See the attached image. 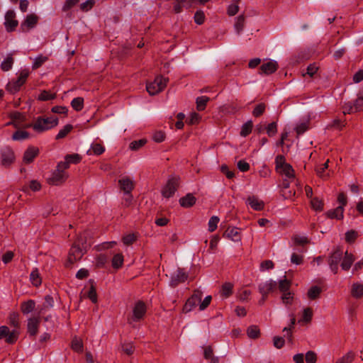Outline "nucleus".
Returning a JSON list of instances; mask_svg holds the SVG:
<instances>
[{
	"instance_id": "obj_37",
	"label": "nucleus",
	"mask_w": 363,
	"mask_h": 363,
	"mask_svg": "<svg viewBox=\"0 0 363 363\" xmlns=\"http://www.w3.org/2000/svg\"><path fill=\"white\" fill-rule=\"evenodd\" d=\"M253 127V123L252 121H248L245 123H244L242 126L240 135L242 137L247 136L251 132Z\"/></svg>"
},
{
	"instance_id": "obj_26",
	"label": "nucleus",
	"mask_w": 363,
	"mask_h": 363,
	"mask_svg": "<svg viewBox=\"0 0 363 363\" xmlns=\"http://www.w3.org/2000/svg\"><path fill=\"white\" fill-rule=\"evenodd\" d=\"M291 316V324L289 327H285L284 329H283V332L286 333V334L284 335V337H286L289 342H292V333H291V330L294 328V325L296 323V318H295V316H294V314H291L290 315Z\"/></svg>"
},
{
	"instance_id": "obj_22",
	"label": "nucleus",
	"mask_w": 363,
	"mask_h": 363,
	"mask_svg": "<svg viewBox=\"0 0 363 363\" xmlns=\"http://www.w3.org/2000/svg\"><path fill=\"white\" fill-rule=\"evenodd\" d=\"M196 201V198L192 194H187L179 199V204L184 208L193 206Z\"/></svg>"
},
{
	"instance_id": "obj_54",
	"label": "nucleus",
	"mask_w": 363,
	"mask_h": 363,
	"mask_svg": "<svg viewBox=\"0 0 363 363\" xmlns=\"http://www.w3.org/2000/svg\"><path fill=\"white\" fill-rule=\"evenodd\" d=\"M137 240V236L132 233L128 234L122 238V241L125 245H130Z\"/></svg>"
},
{
	"instance_id": "obj_48",
	"label": "nucleus",
	"mask_w": 363,
	"mask_h": 363,
	"mask_svg": "<svg viewBox=\"0 0 363 363\" xmlns=\"http://www.w3.org/2000/svg\"><path fill=\"white\" fill-rule=\"evenodd\" d=\"M312 208L318 211H321L323 209V202L322 200L315 197L311 201Z\"/></svg>"
},
{
	"instance_id": "obj_24",
	"label": "nucleus",
	"mask_w": 363,
	"mask_h": 363,
	"mask_svg": "<svg viewBox=\"0 0 363 363\" xmlns=\"http://www.w3.org/2000/svg\"><path fill=\"white\" fill-rule=\"evenodd\" d=\"M351 295L354 298H360L363 296V284L359 282L352 284L351 286Z\"/></svg>"
},
{
	"instance_id": "obj_19",
	"label": "nucleus",
	"mask_w": 363,
	"mask_h": 363,
	"mask_svg": "<svg viewBox=\"0 0 363 363\" xmlns=\"http://www.w3.org/2000/svg\"><path fill=\"white\" fill-rule=\"evenodd\" d=\"M118 183L121 190H123L124 193H131L132 190L134 189L133 182L129 177H123L119 179Z\"/></svg>"
},
{
	"instance_id": "obj_47",
	"label": "nucleus",
	"mask_w": 363,
	"mask_h": 363,
	"mask_svg": "<svg viewBox=\"0 0 363 363\" xmlns=\"http://www.w3.org/2000/svg\"><path fill=\"white\" fill-rule=\"evenodd\" d=\"M266 109V105L264 103H260L257 104L254 110L252 111V116L255 117H259L262 116Z\"/></svg>"
},
{
	"instance_id": "obj_64",
	"label": "nucleus",
	"mask_w": 363,
	"mask_h": 363,
	"mask_svg": "<svg viewBox=\"0 0 363 363\" xmlns=\"http://www.w3.org/2000/svg\"><path fill=\"white\" fill-rule=\"evenodd\" d=\"M317 361V355L313 351H308L306 354V363H315Z\"/></svg>"
},
{
	"instance_id": "obj_15",
	"label": "nucleus",
	"mask_w": 363,
	"mask_h": 363,
	"mask_svg": "<svg viewBox=\"0 0 363 363\" xmlns=\"http://www.w3.org/2000/svg\"><path fill=\"white\" fill-rule=\"evenodd\" d=\"M188 278V274L184 271L183 269L179 268L176 272L171 277L170 286L172 287L177 286L179 283L184 282Z\"/></svg>"
},
{
	"instance_id": "obj_50",
	"label": "nucleus",
	"mask_w": 363,
	"mask_h": 363,
	"mask_svg": "<svg viewBox=\"0 0 363 363\" xmlns=\"http://www.w3.org/2000/svg\"><path fill=\"white\" fill-rule=\"evenodd\" d=\"M244 24H245V16L243 15H240L236 18V21L235 23V30H237V32L238 33H240L242 30V29L244 28Z\"/></svg>"
},
{
	"instance_id": "obj_39",
	"label": "nucleus",
	"mask_w": 363,
	"mask_h": 363,
	"mask_svg": "<svg viewBox=\"0 0 363 363\" xmlns=\"http://www.w3.org/2000/svg\"><path fill=\"white\" fill-rule=\"evenodd\" d=\"M72 107L77 111L82 110L84 107V99L82 97L74 98L71 102Z\"/></svg>"
},
{
	"instance_id": "obj_20",
	"label": "nucleus",
	"mask_w": 363,
	"mask_h": 363,
	"mask_svg": "<svg viewBox=\"0 0 363 363\" xmlns=\"http://www.w3.org/2000/svg\"><path fill=\"white\" fill-rule=\"evenodd\" d=\"M223 236L234 242L240 241L241 239L239 229L235 227L228 228L225 231Z\"/></svg>"
},
{
	"instance_id": "obj_51",
	"label": "nucleus",
	"mask_w": 363,
	"mask_h": 363,
	"mask_svg": "<svg viewBox=\"0 0 363 363\" xmlns=\"http://www.w3.org/2000/svg\"><path fill=\"white\" fill-rule=\"evenodd\" d=\"M266 131H267V135L269 136V137H273L274 135H275L277 133V124L276 122H272L271 123H269L267 127H266Z\"/></svg>"
},
{
	"instance_id": "obj_14",
	"label": "nucleus",
	"mask_w": 363,
	"mask_h": 363,
	"mask_svg": "<svg viewBox=\"0 0 363 363\" xmlns=\"http://www.w3.org/2000/svg\"><path fill=\"white\" fill-rule=\"evenodd\" d=\"M40 323V317L39 314L38 316L30 318L28 320L27 329L30 336H35L37 335Z\"/></svg>"
},
{
	"instance_id": "obj_33",
	"label": "nucleus",
	"mask_w": 363,
	"mask_h": 363,
	"mask_svg": "<svg viewBox=\"0 0 363 363\" xmlns=\"http://www.w3.org/2000/svg\"><path fill=\"white\" fill-rule=\"evenodd\" d=\"M74 243L79 246L82 249H84L86 252L90 246V245L87 243L86 236L85 234L79 235Z\"/></svg>"
},
{
	"instance_id": "obj_63",
	"label": "nucleus",
	"mask_w": 363,
	"mask_h": 363,
	"mask_svg": "<svg viewBox=\"0 0 363 363\" xmlns=\"http://www.w3.org/2000/svg\"><path fill=\"white\" fill-rule=\"evenodd\" d=\"M205 15L203 11H197L194 14V21L199 25H201L204 23Z\"/></svg>"
},
{
	"instance_id": "obj_52",
	"label": "nucleus",
	"mask_w": 363,
	"mask_h": 363,
	"mask_svg": "<svg viewBox=\"0 0 363 363\" xmlns=\"http://www.w3.org/2000/svg\"><path fill=\"white\" fill-rule=\"evenodd\" d=\"M312 316H313V312H312L311 308H306L303 310L302 319L300 320L299 322L303 321L306 323H309V322H311V320L312 319Z\"/></svg>"
},
{
	"instance_id": "obj_59",
	"label": "nucleus",
	"mask_w": 363,
	"mask_h": 363,
	"mask_svg": "<svg viewBox=\"0 0 363 363\" xmlns=\"http://www.w3.org/2000/svg\"><path fill=\"white\" fill-rule=\"evenodd\" d=\"M91 150L94 155H100L104 152L105 148L101 144L94 143L91 145Z\"/></svg>"
},
{
	"instance_id": "obj_43",
	"label": "nucleus",
	"mask_w": 363,
	"mask_h": 363,
	"mask_svg": "<svg viewBox=\"0 0 363 363\" xmlns=\"http://www.w3.org/2000/svg\"><path fill=\"white\" fill-rule=\"evenodd\" d=\"M53 304H54V301H53L52 297L50 296V295H47L45 297V302L43 303L42 308L39 311V315L43 313V311L45 309L52 308L53 306Z\"/></svg>"
},
{
	"instance_id": "obj_1",
	"label": "nucleus",
	"mask_w": 363,
	"mask_h": 363,
	"mask_svg": "<svg viewBox=\"0 0 363 363\" xmlns=\"http://www.w3.org/2000/svg\"><path fill=\"white\" fill-rule=\"evenodd\" d=\"M58 124V118L56 117H38L35 122L33 124H27L25 128L32 127L34 130L38 133H42L43 131L51 129L55 127Z\"/></svg>"
},
{
	"instance_id": "obj_58",
	"label": "nucleus",
	"mask_w": 363,
	"mask_h": 363,
	"mask_svg": "<svg viewBox=\"0 0 363 363\" xmlns=\"http://www.w3.org/2000/svg\"><path fill=\"white\" fill-rule=\"evenodd\" d=\"M357 236L358 234L357 231L354 230H349L345 233V240L347 242H353L357 239Z\"/></svg>"
},
{
	"instance_id": "obj_34",
	"label": "nucleus",
	"mask_w": 363,
	"mask_h": 363,
	"mask_svg": "<svg viewBox=\"0 0 363 363\" xmlns=\"http://www.w3.org/2000/svg\"><path fill=\"white\" fill-rule=\"evenodd\" d=\"M123 264V255L121 253L116 254L112 259V267L114 269H119Z\"/></svg>"
},
{
	"instance_id": "obj_23",
	"label": "nucleus",
	"mask_w": 363,
	"mask_h": 363,
	"mask_svg": "<svg viewBox=\"0 0 363 363\" xmlns=\"http://www.w3.org/2000/svg\"><path fill=\"white\" fill-rule=\"evenodd\" d=\"M343 212L344 208L342 206H339L335 209L327 211L325 214L329 218L342 220L343 218Z\"/></svg>"
},
{
	"instance_id": "obj_4",
	"label": "nucleus",
	"mask_w": 363,
	"mask_h": 363,
	"mask_svg": "<svg viewBox=\"0 0 363 363\" xmlns=\"http://www.w3.org/2000/svg\"><path fill=\"white\" fill-rule=\"evenodd\" d=\"M147 311L145 303L142 301L135 303L133 308V315L128 319V322L132 324L133 322H138L143 319Z\"/></svg>"
},
{
	"instance_id": "obj_21",
	"label": "nucleus",
	"mask_w": 363,
	"mask_h": 363,
	"mask_svg": "<svg viewBox=\"0 0 363 363\" xmlns=\"http://www.w3.org/2000/svg\"><path fill=\"white\" fill-rule=\"evenodd\" d=\"M38 154V149L35 147H29L24 152L23 162L30 163Z\"/></svg>"
},
{
	"instance_id": "obj_11",
	"label": "nucleus",
	"mask_w": 363,
	"mask_h": 363,
	"mask_svg": "<svg viewBox=\"0 0 363 363\" xmlns=\"http://www.w3.org/2000/svg\"><path fill=\"white\" fill-rule=\"evenodd\" d=\"M28 74L27 71H22L16 81L11 82L7 85V89L13 93L18 91L21 86L26 82Z\"/></svg>"
},
{
	"instance_id": "obj_35",
	"label": "nucleus",
	"mask_w": 363,
	"mask_h": 363,
	"mask_svg": "<svg viewBox=\"0 0 363 363\" xmlns=\"http://www.w3.org/2000/svg\"><path fill=\"white\" fill-rule=\"evenodd\" d=\"M73 129V125L71 124H67L63 127L62 129H61L58 134L56 135L55 139L60 140L65 138L68 133H69Z\"/></svg>"
},
{
	"instance_id": "obj_36",
	"label": "nucleus",
	"mask_w": 363,
	"mask_h": 363,
	"mask_svg": "<svg viewBox=\"0 0 363 363\" xmlns=\"http://www.w3.org/2000/svg\"><path fill=\"white\" fill-rule=\"evenodd\" d=\"M72 349L77 352H82L83 350V343L81 339L74 337L71 342Z\"/></svg>"
},
{
	"instance_id": "obj_61",
	"label": "nucleus",
	"mask_w": 363,
	"mask_h": 363,
	"mask_svg": "<svg viewBox=\"0 0 363 363\" xmlns=\"http://www.w3.org/2000/svg\"><path fill=\"white\" fill-rule=\"evenodd\" d=\"M308 129V123L304 122L298 124L295 128V130L298 135H300L305 133Z\"/></svg>"
},
{
	"instance_id": "obj_27",
	"label": "nucleus",
	"mask_w": 363,
	"mask_h": 363,
	"mask_svg": "<svg viewBox=\"0 0 363 363\" xmlns=\"http://www.w3.org/2000/svg\"><path fill=\"white\" fill-rule=\"evenodd\" d=\"M35 307V302L33 300H28L23 302L21 305V310L23 313L28 314L32 312Z\"/></svg>"
},
{
	"instance_id": "obj_6",
	"label": "nucleus",
	"mask_w": 363,
	"mask_h": 363,
	"mask_svg": "<svg viewBox=\"0 0 363 363\" xmlns=\"http://www.w3.org/2000/svg\"><path fill=\"white\" fill-rule=\"evenodd\" d=\"M85 252L86 251L84 250V249H82L79 246L74 243L69 252L67 267H69V264L71 265L75 262L80 260Z\"/></svg>"
},
{
	"instance_id": "obj_3",
	"label": "nucleus",
	"mask_w": 363,
	"mask_h": 363,
	"mask_svg": "<svg viewBox=\"0 0 363 363\" xmlns=\"http://www.w3.org/2000/svg\"><path fill=\"white\" fill-rule=\"evenodd\" d=\"M180 179L179 177H172L169 178L167 184L162 189V195L167 199H169L174 194L179 186Z\"/></svg>"
},
{
	"instance_id": "obj_17",
	"label": "nucleus",
	"mask_w": 363,
	"mask_h": 363,
	"mask_svg": "<svg viewBox=\"0 0 363 363\" xmlns=\"http://www.w3.org/2000/svg\"><path fill=\"white\" fill-rule=\"evenodd\" d=\"M246 203L255 211H262L264 207V203L255 196H249Z\"/></svg>"
},
{
	"instance_id": "obj_25",
	"label": "nucleus",
	"mask_w": 363,
	"mask_h": 363,
	"mask_svg": "<svg viewBox=\"0 0 363 363\" xmlns=\"http://www.w3.org/2000/svg\"><path fill=\"white\" fill-rule=\"evenodd\" d=\"M354 261V257L352 254L348 253L347 251L345 252V257L341 263V267L343 270L347 271L351 267Z\"/></svg>"
},
{
	"instance_id": "obj_8",
	"label": "nucleus",
	"mask_w": 363,
	"mask_h": 363,
	"mask_svg": "<svg viewBox=\"0 0 363 363\" xmlns=\"http://www.w3.org/2000/svg\"><path fill=\"white\" fill-rule=\"evenodd\" d=\"M18 333L16 330L10 331L7 326L0 327V339H5L9 344H13L18 339Z\"/></svg>"
},
{
	"instance_id": "obj_16",
	"label": "nucleus",
	"mask_w": 363,
	"mask_h": 363,
	"mask_svg": "<svg viewBox=\"0 0 363 363\" xmlns=\"http://www.w3.org/2000/svg\"><path fill=\"white\" fill-rule=\"evenodd\" d=\"M38 21V17L35 14L28 15L26 20L21 23V28L23 31H28L33 28Z\"/></svg>"
},
{
	"instance_id": "obj_60",
	"label": "nucleus",
	"mask_w": 363,
	"mask_h": 363,
	"mask_svg": "<svg viewBox=\"0 0 363 363\" xmlns=\"http://www.w3.org/2000/svg\"><path fill=\"white\" fill-rule=\"evenodd\" d=\"M146 143V140L141 139L139 140L133 141L130 144V148L132 150H138Z\"/></svg>"
},
{
	"instance_id": "obj_30",
	"label": "nucleus",
	"mask_w": 363,
	"mask_h": 363,
	"mask_svg": "<svg viewBox=\"0 0 363 363\" xmlns=\"http://www.w3.org/2000/svg\"><path fill=\"white\" fill-rule=\"evenodd\" d=\"M13 58L11 54H9L6 58L1 62V68L3 71L7 72L12 68L13 64Z\"/></svg>"
},
{
	"instance_id": "obj_42",
	"label": "nucleus",
	"mask_w": 363,
	"mask_h": 363,
	"mask_svg": "<svg viewBox=\"0 0 363 363\" xmlns=\"http://www.w3.org/2000/svg\"><path fill=\"white\" fill-rule=\"evenodd\" d=\"M55 94H52L48 91L44 90L39 94L38 99L40 101H45L55 99Z\"/></svg>"
},
{
	"instance_id": "obj_29",
	"label": "nucleus",
	"mask_w": 363,
	"mask_h": 363,
	"mask_svg": "<svg viewBox=\"0 0 363 363\" xmlns=\"http://www.w3.org/2000/svg\"><path fill=\"white\" fill-rule=\"evenodd\" d=\"M355 357V354L352 351H349L344 356L338 358L335 363H352Z\"/></svg>"
},
{
	"instance_id": "obj_18",
	"label": "nucleus",
	"mask_w": 363,
	"mask_h": 363,
	"mask_svg": "<svg viewBox=\"0 0 363 363\" xmlns=\"http://www.w3.org/2000/svg\"><path fill=\"white\" fill-rule=\"evenodd\" d=\"M278 69V64L274 60H270L266 63H264L260 67V70L262 74H271L275 72Z\"/></svg>"
},
{
	"instance_id": "obj_5",
	"label": "nucleus",
	"mask_w": 363,
	"mask_h": 363,
	"mask_svg": "<svg viewBox=\"0 0 363 363\" xmlns=\"http://www.w3.org/2000/svg\"><path fill=\"white\" fill-rule=\"evenodd\" d=\"M343 251L340 247H337L328 259V264L330 269L334 274L338 271V264L342 258Z\"/></svg>"
},
{
	"instance_id": "obj_41",
	"label": "nucleus",
	"mask_w": 363,
	"mask_h": 363,
	"mask_svg": "<svg viewBox=\"0 0 363 363\" xmlns=\"http://www.w3.org/2000/svg\"><path fill=\"white\" fill-rule=\"evenodd\" d=\"M29 136H30V134L27 131L17 130L13 134L12 139L13 140H26V139L28 138Z\"/></svg>"
},
{
	"instance_id": "obj_44",
	"label": "nucleus",
	"mask_w": 363,
	"mask_h": 363,
	"mask_svg": "<svg viewBox=\"0 0 363 363\" xmlns=\"http://www.w3.org/2000/svg\"><path fill=\"white\" fill-rule=\"evenodd\" d=\"M328 162L329 160H328L323 164L317 167L315 169L317 174L323 179H326L328 177V174H325V169L328 167Z\"/></svg>"
},
{
	"instance_id": "obj_7",
	"label": "nucleus",
	"mask_w": 363,
	"mask_h": 363,
	"mask_svg": "<svg viewBox=\"0 0 363 363\" xmlns=\"http://www.w3.org/2000/svg\"><path fill=\"white\" fill-rule=\"evenodd\" d=\"M67 177L68 174L65 172L57 168L51 177L48 179V182L50 184L57 186L64 183Z\"/></svg>"
},
{
	"instance_id": "obj_2",
	"label": "nucleus",
	"mask_w": 363,
	"mask_h": 363,
	"mask_svg": "<svg viewBox=\"0 0 363 363\" xmlns=\"http://www.w3.org/2000/svg\"><path fill=\"white\" fill-rule=\"evenodd\" d=\"M168 81V78H164L160 75L157 76L153 82L147 84V91L150 95H155L161 92L166 87Z\"/></svg>"
},
{
	"instance_id": "obj_40",
	"label": "nucleus",
	"mask_w": 363,
	"mask_h": 363,
	"mask_svg": "<svg viewBox=\"0 0 363 363\" xmlns=\"http://www.w3.org/2000/svg\"><path fill=\"white\" fill-rule=\"evenodd\" d=\"M209 101L208 96H199L196 99V108L198 111H203L206 108L207 102Z\"/></svg>"
},
{
	"instance_id": "obj_38",
	"label": "nucleus",
	"mask_w": 363,
	"mask_h": 363,
	"mask_svg": "<svg viewBox=\"0 0 363 363\" xmlns=\"http://www.w3.org/2000/svg\"><path fill=\"white\" fill-rule=\"evenodd\" d=\"M291 286V281L286 279V277H284V279H281L279 281V289L282 293L289 292Z\"/></svg>"
},
{
	"instance_id": "obj_28",
	"label": "nucleus",
	"mask_w": 363,
	"mask_h": 363,
	"mask_svg": "<svg viewBox=\"0 0 363 363\" xmlns=\"http://www.w3.org/2000/svg\"><path fill=\"white\" fill-rule=\"evenodd\" d=\"M322 289L320 286H313L308 291V297L311 300H315L320 296Z\"/></svg>"
},
{
	"instance_id": "obj_62",
	"label": "nucleus",
	"mask_w": 363,
	"mask_h": 363,
	"mask_svg": "<svg viewBox=\"0 0 363 363\" xmlns=\"http://www.w3.org/2000/svg\"><path fill=\"white\" fill-rule=\"evenodd\" d=\"M354 105L351 102L345 103L342 106V113L346 114H350L352 113H354Z\"/></svg>"
},
{
	"instance_id": "obj_45",
	"label": "nucleus",
	"mask_w": 363,
	"mask_h": 363,
	"mask_svg": "<svg viewBox=\"0 0 363 363\" xmlns=\"http://www.w3.org/2000/svg\"><path fill=\"white\" fill-rule=\"evenodd\" d=\"M219 218L216 216H213L210 218L208 223L209 232L212 233L216 230L219 223Z\"/></svg>"
},
{
	"instance_id": "obj_49",
	"label": "nucleus",
	"mask_w": 363,
	"mask_h": 363,
	"mask_svg": "<svg viewBox=\"0 0 363 363\" xmlns=\"http://www.w3.org/2000/svg\"><path fill=\"white\" fill-rule=\"evenodd\" d=\"M247 333L250 338H257L259 335V330L256 325H251L247 330Z\"/></svg>"
},
{
	"instance_id": "obj_56",
	"label": "nucleus",
	"mask_w": 363,
	"mask_h": 363,
	"mask_svg": "<svg viewBox=\"0 0 363 363\" xmlns=\"http://www.w3.org/2000/svg\"><path fill=\"white\" fill-rule=\"evenodd\" d=\"M275 163H276V169L278 172L281 168L284 167V165H286L288 163H286L285 158L283 155H278L277 156L275 159Z\"/></svg>"
},
{
	"instance_id": "obj_32",
	"label": "nucleus",
	"mask_w": 363,
	"mask_h": 363,
	"mask_svg": "<svg viewBox=\"0 0 363 363\" xmlns=\"http://www.w3.org/2000/svg\"><path fill=\"white\" fill-rule=\"evenodd\" d=\"M278 172L285 175L288 179L294 178V170L289 164L284 165V167L279 170Z\"/></svg>"
},
{
	"instance_id": "obj_31",
	"label": "nucleus",
	"mask_w": 363,
	"mask_h": 363,
	"mask_svg": "<svg viewBox=\"0 0 363 363\" xmlns=\"http://www.w3.org/2000/svg\"><path fill=\"white\" fill-rule=\"evenodd\" d=\"M30 279L31 283L35 286H38L41 284V278L40 277L39 271L37 268H35L30 274Z\"/></svg>"
},
{
	"instance_id": "obj_12",
	"label": "nucleus",
	"mask_w": 363,
	"mask_h": 363,
	"mask_svg": "<svg viewBox=\"0 0 363 363\" xmlns=\"http://www.w3.org/2000/svg\"><path fill=\"white\" fill-rule=\"evenodd\" d=\"M277 288V284L275 281L269 279L264 282H262L258 285L259 292L262 296H268L271 292H273Z\"/></svg>"
},
{
	"instance_id": "obj_9",
	"label": "nucleus",
	"mask_w": 363,
	"mask_h": 363,
	"mask_svg": "<svg viewBox=\"0 0 363 363\" xmlns=\"http://www.w3.org/2000/svg\"><path fill=\"white\" fill-rule=\"evenodd\" d=\"M15 161V155L12 149L5 147L1 152V163L4 167H9Z\"/></svg>"
},
{
	"instance_id": "obj_53",
	"label": "nucleus",
	"mask_w": 363,
	"mask_h": 363,
	"mask_svg": "<svg viewBox=\"0 0 363 363\" xmlns=\"http://www.w3.org/2000/svg\"><path fill=\"white\" fill-rule=\"evenodd\" d=\"M65 160H67L69 164H78L82 160V157L79 154H72V155H67L65 156Z\"/></svg>"
},
{
	"instance_id": "obj_57",
	"label": "nucleus",
	"mask_w": 363,
	"mask_h": 363,
	"mask_svg": "<svg viewBox=\"0 0 363 363\" xmlns=\"http://www.w3.org/2000/svg\"><path fill=\"white\" fill-rule=\"evenodd\" d=\"M233 285L230 283H225L223 285L221 294L225 297H228L232 294Z\"/></svg>"
},
{
	"instance_id": "obj_55",
	"label": "nucleus",
	"mask_w": 363,
	"mask_h": 363,
	"mask_svg": "<svg viewBox=\"0 0 363 363\" xmlns=\"http://www.w3.org/2000/svg\"><path fill=\"white\" fill-rule=\"evenodd\" d=\"M48 60V57H45V56H43V55H40L38 57H37L35 60H34V62L33 64V69H38L40 67L42 66V65L46 62Z\"/></svg>"
},
{
	"instance_id": "obj_10",
	"label": "nucleus",
	"mask_w": 363,
	"mask_h": 363,
	"mask_svg": "<svg viewBox=\"0 0 363 363\" xmlns=\"http://www.w3.org/2000/svg\"><path fill=\"white\" fill-rule=\"evenodd\" d=\"M202 293L199 291H195L193 295L186 301L184 306L183 311L185 313L191 311L196 306L201 302Z\"/></svg>"
},
{
	"instance_id": "obj_13",
	"label": "nucleus",
	"mask_w": 363,
	"mask_h": 363,
	"mask_svg": "<svg viewBox=\"0 0 363 363\" xmlns=\"http://www.w3.org/2000/svg\"><path fill=\"white\" fill-rule=\"evenodd\" d=\"M16 13L13 11L9 10L5 15V28L8 32H11L18 26V21L15 19Z\"/></svg>"
},
{
	"instance_id": "obj_46",
	"label": "nucleus",
	"mask_w": 363,
	"mask_h": 363,
	"mask_svg": "<svg viewBox=\"0 0 363 363\" xmlns=\"http://www.w3.org/2000/svg\"><path fill=\"white\" fill-rule=\"evenodd\" d=\"M353 105L356 112L363 110V91L359 94L358 97L354 102Z\"/></svg>"
}]
</instances>
